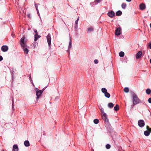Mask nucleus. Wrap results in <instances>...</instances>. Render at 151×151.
<instances>
[{
    "label": "nucleus",
    "mask_w": 151,
    "mask_h": 151,
    "mask_svg": "<svg viewBox=\"0 0 151 151\" xmlns=\"http://www.w3.org/2000/svg\"><path fill=\"white\" fill-rule=\"evenodd\" d=\"M25 37H23L20 40V44L22 47L25 53L27 54L29 52V50L27 47L26 41L24 40Z\"/></svg>",
    "instance_id": "nucleus-1"
},
{
    "label": "nucleus",
    "mask_w": 151,
    "mask_h": 151,
    "mask_svg": "<svg viewBox=\"0 0 151 151\" xmlns=\"http://www.w3.org/2000/svg\"><path fill=\"white\" fill-rule=\"evenodd\" d=\"M131 96L132 99L133 104L136 105L139 104L140 102V100L134 92L131 93Z\"/></svg>",
    "instance_id": "nucleus-2"
},
{
    "label": "nucleus",
    "mask_w": 151,
    "mask_h": 151,
    "mask_svg": "<svg viewBox=\"0 0 151 151\" xmlns=\"http://www.w3.org/2000/svg\"><path fill=\"white\" fill-rule=\"evenodd\" d=\"M100 110L102 114V119L104 120L105 122H108L109 119L107 117L106 114L104 112V109L103 108H101L100 109Z\"/></svg>",
    "instance_id": "nucleus-3"
},
{
    "label": "nucleus",
    "mask_w": 151,
    "mask_h": 151,
    "mask_svg": "<svg viewBox=\"0 0 151 151\" xmlns=\"http://www.w3.org/2000/svg\"><path fill=\"white\" fill-rule=\"evenodd\" d=\"M36 95L37 96L36 99V100L37 101L40 97L41 96V94H42L43 91L41 90H39L37 88H36Z\"/></svg>",
    "instance_id": "nucleus-4"
},
{
    "label": "nucleus",
    "mask_w": 151,
    "mask_h": 151,
    "mask_svg": "<svg viewBox=\"0 0 151 151\" xmlns=\"http://www.w3.org/2000/svg\"><path fill=\"white\" fill-rule=\"evenodd\" d=\"M101 91L104 94L105 96L107 98H109L110 97V94L107 92L106 89L105 88H102L101 89Z\"/></svg>",
    "instance_id": "nucleus-5"
},
{
    "label": "nucleus",
    "mask_w": 151,
    "mask_h": 151,
    "mask_svg": "<svg viewBox=\"0 0 151 151\" xmlns=\"http://www.w3.org/2000/svg\"><path fill=\"white\" fill-rule=\"evenodd\" d=\"M138 124L139 127H142L144 126L145 122L143 120H140L138 121Z\"/></svg>",
    "instance_id": "nucleus-6"
},
{
    "label": "nucleus",
    "mask_w": 151,
    "mask_h": 151,
    "mask_svg": "<svg viewBox=\"0 0 151 151\" xmlns=\"http://www.w3.org/2000/svg\"><path fill=\"white\" fill-rule=\"evenodd\" d=\"M47 42L48 43V45L49 47H50L51 45V38L50 35L49 34L47 36Z\"/></svg>",
    "instance_id": "nucleus-7"
},
{
    "label": "nucleus",
    "mask_w": 151,
    "mask_h": 151,
    "mask_svg": "<svg viewBox=\"0 0 151 151\" xmlns=\"http://www.w3.org/2000/svg\"><path fill=\"white\" fill-rule=\"evenodd\" d=\"M121 34V29L120 28H117L115 32V34L116 35H119Z\"/></svg>",
    "instance_id": "nucleus-8"
},
{
    "label": "nucleus",
    "mask_w": 151,
    "mask_h": 151,
    "mask_svg": "<svg viewBox=\"0 0 151 151\" xmlns=\"http://www.w3.org/2000/svg\"><path fill=\"white\" fill-rule=\"evenodd\" d=\"M1 49L2 51L3 52H6L8 50V47L7 46L4 45L1 47Z\"/></svg>",
    "instance_id": "nucleus-9"
},
{
    "label": "nucleus",
    "mask_w": 151,
    "mask_h": 151,
    "mask_svg": "<svg viewBox=\"0 0 151 151\" xmlns=\"http://www.w3.org/2000/svg\"><path fill=\"white\" fill-rule=\"evenodd\" d=\"M115 13L113 11L109 12L108 13V16L111 17H113L115 16Z\"/></svg>",
    "instance_id": "nucleus-10"
},
{
    "label": "nucleus",
    "mask_w": 151,
    "mask_h": 151,
    "mask_svg": "<svg viewBox=\"0 0 151 151\" xmlns=\"http://www.w3.org/2000/svg\"><path fill=\"white\" fill-rule=\"evenodd\" d=\"M142 52L141 51H139L138 53H137L136 58L137 59L139 58L142 55Z\"/></svg>",
    "instance_id": "nucleus-11"
},
{
    "label": "nucleus",
    "mask_w": 151,
    "mask_h": 151,
    "mask_svg": "<svg viewBox=\"0 0 151 151\" xmlns=\"http://www.w3.org/2000/svg\"><path fill=\"white\" fill-rule=\"evenodd\" d=\"M140 9L141 10H144L145 8V5L144 4H142L139 5Z\"/></svg>",
    "instance_id": "nucleus-12"
},
{
    "label": "nucleus",
    "mask_w": 151,
    "mask_h": 151,
    "mask_svg": "<svg viewBox=\"0 0 151 151\" xmlns=\"http://www.w3.org/2000/svg\"><path fill=\"white\" fill-rule=\"evenodd\" d=\"M13 149L14 151H18L19 149L18 147L16 145H14L13 147Z\"/></svg>",
    "instance_id": "nucleus-13"
},
{
    "label": "nucleus",
    "mask_w": 151,
    "mask_h": 151,
    "mask_svg": "<svg viewBox=\"0 0 151 151\" xmlns=\"http://www.w3.org/2000/svg\"><path fill=\"white\" fill-rule=\"evenodd\" d=\"M24 145L26 147H28L30 145V144L28 141L26 140L24 142Z\"/></svg>",
    "instance_id": "nucleus-14"
},
{
    "label": "nucleus",
    "mask_w": 151,
    "mask_h": 151,
    "mask_svg": "<svg viewBox=\"0 0 151 151\" xmlns=\"http://www.w3.org/2000/svg\"><path fill=\"white\" fill-rule=\"evenodd\" d=\"M72 47V42L71 39H70L69 45L68 47V51L69 52V50Z\"/></svg>",
    "instance_id": "nucleus-15"
},
{
    "label": "nucleus",
    "mask_w": 151,
    "mask_h": 151,
    "mask_svg": "<svg viewBox=\"0 0 151 151\" xmlns=\"http://www.w3.org/2000/svg\"><path fill=\"white\" fill-rule=\"evenodd\" d=\"M114 104L112 103H109L108 104V106L110 108H112L113 107Z\"/></svg>",
    "instance_id": "nucleus-16"
},
{
    "label": "nucleus",
    "mask_w": 151,
    "mask_h": 151,
    "mask_svg": "<svg viewBox=\"0 0 151 151\" xmlns=\"http://www.w3.org/2000/svg\"><path fill=\"white\" fill-rule=\"evenodd\" d=\"M40 35H38L37 34H36L35 35V41H36L37 39L40 38Z\"/></svg>",
    "instance_id": "nucleus-17"
},
{
    "label": "nucleus",
    "mask_w": 151,
    "mask_h": 151,
    "mask_svg": "<svg viewBox=\"0 0 151 151\" xmlns=\"http://www.w3.org/2000/svg\"><path fill=\"white\" fill-rule=\"evenodd\" d=\"M150 132L148 130L145 131L144 132V134L146 136H148L150 135Z\"/></svg>",
    "instance_id": "nucleus-18"
},
{
    "label": "nucleus",
    "mask_w": 151,
    "mask_h": 151,
    "mask_svg": "<svg viewBox=\"0 0 151 151\" xmlns=\"http://www.w3.org/2000/svg\"><path fill=\"white\" fill-rule=\"evenodd\" d=\"M122 14V12L120 11H118L116 13V14L117 16H120Z\"/></svg>",
    "instance_id": "nucleus-19"
},
{
    "label": "nucleus",
    "mask_w": 151,
    "mask_h": 151,
    "mask_svg": "<svg viewBox=\"0 0 151 151\" xmlns=\"http://www.w3.org/2000/svg\"><path fill=\"white\" fill-rule=\"evenodd\" d=\"M146 91L147 94H150L151 93V90L149 88L147 89Z\"/></svg>",
    "instance_id": "nucleus-20"
},
{
    "label": "nucleus",
    "mask_w": 151,
    "mask_h": 151,
    "mask_svg": "<svg viewBox=\"0 0 151 151\" xmlns=\"http://www.w3.org/2000/svg\"><path fill=\"white\" fill-rule=\"evenodd\" d=\"M124 55V53L122 51L120 52L119 53V56L121 57H123Z\"/></svg>",
    "instance_id": "nucleus-21"
},
{
    "label": "nucleus",
    "mask_w": 151,
    "mask_h": 151,
    "mask_svg": "<svg viewBox=\"0 0 151 151\" xmlns=\"http://www.w3.org/2000/svg\"><path fill=\"white\" fill-rule=\"evenodd\" d=\"M119 109V108L118 105H116L115 106H114V109L115 111H117Z\"/></svg>",
    "instance_id": "nucleus-22"
},
{
    "label": "nucleus",
    "mask_w": 151,
    "mask_h": 151,
    "mask_svg": "<svg viewBox=\"0 0 151 151\" xmlns=\"http://www.w3.org/2000/svg\"><path fill=\"white\" fill-rule=\"evenodd\" d=\"M126 4L125 3H123L122 5V7L123 9H125L126 7Z\"/></svg>",
    "instance_id": "nucleus-23"
},
{
    "label": "nucleus",
    "mask_w": 151,
    "mask_h": 151,
    "mask_svg": "<svg viewBox=\"0 0 151 151\" xmlns=\"http://www.w3.org/2000/svg\"><path fill=\"white\" fill-rule=\"evenodd\" d=\"M124 91L126 93H128L129 91V89L127 87H125L124 88Z\"/></svg>",
    "instance_id": "nucleus-24"
},
{
    "label": "nucleus",
    "mask_w": 151,
    "mask_h": 151,
    "mask_svg": "<svg viewBox=\"0 0 151 151\" xmlns=\"http://www.w3.org/2000/svg\"><path fill=\"white\" fill-rule=\"evenodd\" d=\"M93 122L95 124H97L99 122V120L97 119H95L93 120Z\"/></svg>",
    "instance_id": "nucleus-25"
},
{
    "label": "nucleus",
    "mask_w": 151,
    "mask_h": 151,
    "mask_svg": "<svg viewBox=\"0 0 151 151\" xmlns=\"http://www.w3.org/2000/svg\"><path fill=\"white\" fill-rule=\"evenodd\" d=\"M93 29L92 27H90L88 28V30L89 32H91L93 30Z\"/></svg>",
    "instance_id": "nucleus-26"
},
{
    "label": "nucleus",
    "mask_w": 151,
    "mask_h": 151,
    "mask_svg": "<svg viewBox=\"0 0 151 151\" xmlns=\"http://www.w3.org/2000/svg\"><path fill=\"white\" fill-rule=\"evenodd\" d=\"M146 129L150 132H151V128H150L148 126H147Z\"/></svg>",
    "instance_id": "nucleus-27"
},
{
    "label": "nucleus",
    "mask_w": 151,
    "mask_h": 151,
    "mask_svg": "<svg viewBox=\"0 0 151 151\" xmlns=\"http://www.w3.org/2000/svg\"><path fill=\"white\" fill-rule=\"evenodd\" d=\"M106 147L107 149H109L111 147V145L109 144H107L106 146Z\"/></svg>",
    "instance_id": "nucleus-28"
},
{
    "label": "nucleus",
    "mask_w": 151,
    "mask_h": 151,
    "mask_svg": "<svg viewBox=\"0 0 151 151\" xmlns=\"http://www.w3.org/2000/svg\"><path fill=\"white\" fill-rule=\"evenodd\" d=\"M27 16L29 18H30L31 17V16L30 14H27Z\"/></svg>",
    "instance_id": "nucleus-29"
},
{
    "label": "nucleus",
    "mask_w": 151,
    "mask_h": 151,
    "mask_svg": "<svg viewBox=\"0 0 151 151\" xmlns=\"http://www.w3.org/2000/svg\"><path fill=\"white\" fill-rule=\"evenodd\" d=\"M148 101L149 103H151V98H149L148 99Z\"/></svg>",
    "instance_id": "nucleus-30"
},
{
    "label": "nucleus",
    "mask_w": 151,
    "mask_h": 151,
    "mask_svg": "<svg viewBox=\"0 0 151 151\" xmlns=\"http://www.w3.org/2000/svg\"><path fill=\"white\" fill-rule=\"evenodd\" d=\"M94 62L95 63L97 64L98 63V60H94Z\"/></svg>",
    "instance_id": "nucleus-31"
},
{
    "label": "nucleus",
    "mask_w": 151,
    "mask_h": 151,
    "mask_svg": "<svg viewBox=\"0 0 151 151\" xmlns=\"http://www.w3.org/2000/svg\"><path fill=\"white\" fill-rule=\"evenodd\" d=\"M39 5H40V4H35V7L36 9L37 8H38L37 6Z\"/></svg>",
    "instance_id": "nucleus-32"
},
{
    "label": "nucleus",
    "mask_w": 151,
    "mask_h": 151,
    "mask_svg": "<svg viewBox=\"0 0 151 151\" xmlns=\"http://www.w3.org/2000/svg\"><path fill=\"white\" fill-rule=\"evenodd\" d=\"M36 9L37 13L38 14V15L39 16H40V14H39V10H38V8H37Z\"/></svg>",
    "instance_id": "nucleus-33"
},
{
    "label": "nucleus",
    "mask_w": 151,
    "mask_h": 151,
    "mask_svg": "<svg viewBox=\"0 0 151 151\" xmlns=\"http://www.w3.org/2000/svg\"><path fill=\"white\" fill-rule=\"evenodd\" d=\"M3 60L2 57L0 55V61H1Z\"/></svg>",
    "instance_id": "nucleus-34"
},
{
    "label": "nucleus",
    "mask_w": 151,
    "mask_h": 151,
    "mask_svg": "<svg viewBox=\"0 0 151 151\" xmlns=\"http://www.w3.org/2000/svg\"><path fill=\"white\" fill-rule=\"evenodd\" d=\"M96 1L98 2V3H99L101 1V0H96Z\"/></svg>",
    "instance_id": "nucleus-35"
},
{
    "label": "nucleus",
    "mask_w": 151,
    "mask_h": 151,
    "mask_svg": "<svg viewBox=\"0 0 151 151\" xmlns=\"http://www.w3.org/2000/svg\"><path fill=\"white\" fill-rule=\"evenodd\" d=\"M34 32H35V33H36V34H37V30H36L35 29V30H34Z\"/></svg>",
    "instance_id": "nucleus-36"
},
{
    "label": "nucleus",
    "mask_w": 151,
    "mask_h": 151,
    "mask_svg": "<svg viewBox=\"0 0 151 151\" xmlns=\"http://www.w3.org/2000/svg\"><path fill=\"white\" fill-rule=\"evenodd\" d=\"M78 22V20H77L75 22L76 24L77 25Z\"/></svg>",
    "instance_id": "nucleus-37"
},
{
    "label": "nucleus",
    "mask_w": 151,
    "mask_h": 151,
    "mask_svg": "<svg viewBox=\"0 0 151 151\" xmlns=\"http://www.w3.org/2000/svg\"><path fill=\"white\" fill-rule=\"evenodd\" d=\"M149 46L150 48L151 49V43L149 44Z\"/></svg>",
    "instance_id": "nucleus-38"
},
{
    "label": "nucleus",
    "mask_w": 151,
    "mask_h": 151,
    "mask_svg": "<svg viewBox=\"0 0 151 151\" xmlns=\"http://www.w3.org/2000/svg\"><path fill=\"white\" fill-rule=\"evenodd\" d=\"M127 1L130 2L132 0H126Z\"/></svg>",
    "instance_id": "nucleus-39"
},
{
    "label": "nucleus",
    "mask_w": 151,
    "mask_h": 151,
    "mask_svg": "<svg viewBox=\"0 0 151 151\" xmlns=\"http://www.w3.org/2000/svg\"><path fill=\"white\" fill-rule=\"evenodd\" d=\"M79 17H78V18H77V20H78V21L79 20Z\"/></svg>",
    "instance_id": "nucleus-40"
},
{
    "label": "nucleus",
    "mask_w": 151,
    "mask_h": 151,
    "mask_svg": "<svg viewBox=\"0 0 151 151\" xmlns=\"http://www.w3.org/2000/svg\"><path fill=\"white\" fill-rule=\"evenodd\" d=\"M150 27L151 28V23H150Z\"/></svg>",
    "instance_id": "nucleus-41"
},
{
    "label": "nucleus",
    "mask_w": 151,
    "mask_h": 151,
    "mask_svg": "<svg viewBox=\"0 0 151 151\" xmlns=\"http://www.w3.org/2000/svg\"><path fill=\"white\" fill-rule=\"evenodd\" d=\"M150 63H151V59H150Z\"/></svg>",
    "instance_id": "nucleus-42"
},
{
    "label": "nucleus",
    "mask_w": 151,
    "mask_h": 151,
    "mask_svg": "<svg viewBox=\"0 0 151 151\" xmlns=\"http://www.w3.org/2000/svg\"><path fill=\"white\" fill-rule=\"evenodd\" d=\"M2 151H4V150H2Z\"/></svg>",
    "instance_id": "nucleus-43"
},
{
    "label": "nucleus",
    "mask_w": 151,
    "mask_h": 151,
    "mask_svg": "<svg viewBox=\"0 0 151 151\" xmlns=\"http://www.w3.org/2000/svg\"><path fill=\"white\" fill-rule=\"evenodd\" d=\"M93 151H94V150H93Z\"/></svg>",
    "instance_id": "nucleus-44"
}]
</instances>
